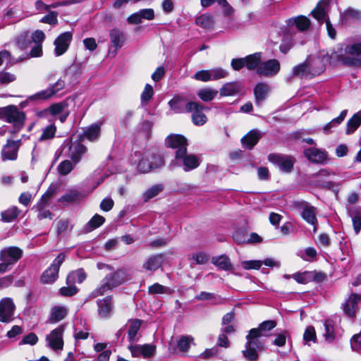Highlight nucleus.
I'll use <instances>...</instances> for the list:
<instances>
[{
  "label": "nucleus",
  "mask_w": 361,
  "mask_h": 361,
  "mask_svg": "<svg viewBox=\"0 0 361 361\" xmlns=\"http://www.w3.org/2000/svg\"><path fill=\"white\" fill-rule=\"evenodd\" d=\"M195 23L197 25L207 28L212 25V18L209 15L204 14L197 18Z\"/></svg>",
  "instance_id": "0e129e2a"
},
{
  "label": "nucleus",
  "mask_w": 361,
  "mask_h": 361,
  "mask_svg": "<svg viewBox=\"0 0 361 361\" xmlns=\"http://www.w3.org/2000/svg\"><path fill=\"white\" fill-rule=\"evenodd\" d=\"M269 92V87L265 82H259L257 84L254 89V94L255 97V102L257 105H260L262 102L266 99Z\"/></svg>",
  "instance_id": "2f4dec72"
},
{
  "label": "nucleus",
  "mask_w": 361,
  "mask_h": 361,
  "mask_svg": "<svg viewBox=\"0 0 361 361\" xmlns=\"http://www.w3.org/2000/svg\"><path fill=\"white\" fill-rule=\"evenodd\" d=\"M347 110H343L338 117L334 118L329 123L324 126V127L323 128V130L327 133L331 128H334L337 125L340 124L341 123H342L344 121L347 115Z\"/></svg>",
  "instance_id": "5fc2aeb1"
},
{
  "label": "nucleus",
  "mask_w": 361,
  "mask_h": 361,
  "mask_svg": "<svg viewBox=\"0 0 361 361\" xmlns=\"http://www.w3.org/2000/svg\"><path fill=\"white\" fill-rule=\"evenodd\" d=\"M56 132V127L54 124H50L42 129V133L39 137V142L51 140L54 137Z\"/></svg>",
  "instance_id": "09e8293b"
},
{
  "label": "nucleus",
  "mask_w": 361,
  "mask_h": 361,
  "mask_svg": "<svg viewBox=\"0 0 361 361\" xmlns=\"http://www.w3.org/2000/svg\"><path fill=\"white\" fill-rule=\"evenodd\" d=\"M330 0H321L316 8L312 11V16L319 22L325 20L326 27L329 36L331 39H334L336 35V31L330 23L329 18H326L329 10Z\"/></svg>",
  "instance_id": "7ed1b4c3"
},
{
  "label": "nucleus",
  "mask_w": 361,
  "mask_h": 361,
  "mask_svg": "<svg viewBox=\"0 0 361 361\" xmlns=\"http://www.w3.org/2000/svg\"><path fill=\"white\" fill-rule=\"evenodd\" d=\"M82 73V66L80 63H73L68 67L63 75V78L68 80L69 83L74 84L77 79Z\"/></svg>",
  "instance_id": "aec40b11"
},
{
  "label": "nucleus",
  "mask_w": 361,
  "mask_h": 361,
  "mask_svg": "<svg viewBox=\"0 0 361 361\" xmlns=\"http://www.w3.org/2000/svg\"><path fill=\"white\" fill-rule=\"evenodd\" d=\"M100 136V125L93 124L88 127L84 132V137L91 142L96 141Z\"/></svg>",
  "instance_id": "ea45409f"
},
{
  "label": "nucleus",
  "mask_w": 361,
  "mask_h": 361,
  "mask_svg": "<svg viewBox=\"0 0 361 361\" xmlns=\"http://www.w3.org/2000/svg\"><path fill=\"white\" fill-rule=\"evenodd\" d=\"M84 196L78 191L73 190L63 195L59 201L62 202L73 203L83 198Z\"/></svg>",
  "instance_id": "8fccbe9b"
},
{
  "label": "nucleus",
  "mask_w": 361,
  "mask_h": 361,
  "mask_svg": "<svg viewBox=\"0 0 361 361\" xmlns=\"http://www.w3.org/2000/svg\"><path fill=\"white\" fill-rule=\"evenodd\" d=\"M5 121L13 123L15 128L20 129L24 125L25 114L16 106L8 105L6 106Z\"/></svg>",
  "instance_id": "f8f14e48"
},
{
  "label": "nucleus",
  "mask_w": 361,
  "mask_h": 361,
  "mask_svg": "<svg viewBox=\"0 0 361 361\" xmlns=\"http://www.w3.org/2000/svg\"><path fill=\"white\" fill-rule=\"evenodd\" d=\"M289 26L295 25L300 31H305L310 26V20L304 16H299L295 18H291L288 20Z\"/></svg>",
  "instance_id": "473e14b6"
},
{
  "label": "nucleus",
  "mask_w": 361,
  "mask_h": 361,
  "mask_svg": "<svg viewBox=\"0 0 361 361\" xmlns=\"http://www.w3.org/2000/svg\"><path fill=\"white\" fill-rule=\"evenodd\" d=\"M8 60L6 65L11 66L18 62V59H13L11 54L7 50H2L0 51V66L2 65L4 60Z\"/></svg>",
  "instance_id": "69168bd1"
},
{
  "label": "nucleus",
  "mask_w": 361,
  "mask_h": 361,
  "mask_svg": "<svg viewBox=\"0 0 361 361\" xmlns=\"http://www.w3.org/2000/svg\"><path fill=\"white\" fill-rule=\"evenodd\" d=\"M148 293L152 295L154 294H171L172 290L170 288L162 286L156 283L148 288Z\"/></svg>",
  "instance_id": "864d4df0"
},
{
  "label": "nucleus",
  "mask_w": 361,
  "mask_h": 361,
  "mask_svg": "<svg viewBox=\"0 0 361 361\" xmlns=\"http://www.w3.org/2000/svg\"><path fill=\"white\" fill-rule=\"evenodd\" d=\"M109 37L111 45L114 48H115L116 51L122 47L126 41L124 33L121 30L116 28L110 30Z\"/></svg>",
  "instance_id": "cd10ccee"
},
{
  "label": "nucleus",
  "mask_w": 361,
  "mask_h": 361,
  "mask_svg": "<svg viewBox=\"0 0 361 361\" xmlns=\"http://www.w3.org/2000/svg\"><path fill=\"white\" fill-rule=\"evenodd\" d=\"M174 164L182 167L184 171L188 172L199 166L200 159L196 155L187 154V149L176 150Z\"/></svg>",
  "instance_id": "20e7f679"
},
{
  "label": "nucleus",
  "mask_w": 361,
  "mask_h": 361,
  "mask_svg": "<svg viewBox=\"0 0 361 361\" xmlns=\"http://www.w3.org/2000/svg\"><path fill=\"white\" fill-rule=\"evenodd\" d=\"M188 103L186 99L181 97H176L169 102L170 108L176 114L187 112Z\"/></svg>",
  "instance_id": "7c9ffc66"
},
{
  "label": "nucleus",
  "mask_w": 361,
  "mask_h": 361,
  "mask_svg": "<svg viewBox=\"0 0 361 361\" xmlns=\"http://www.w3.org/2000/svg\"><path fill=\"white\" fill-rule=\"evenodd\" d=\"M68 308L66 305H56L50 309V314L47 322L49 324H56L66 318L68 313Z\"/></svg>",
  "instance_id": "f3484780"
},
{
  "label": "nucleus",
  "mask_w": 361,
  "mask_h": 361,
  "mask_svg": "<svg viewBox=\"0 0 361 361\" xmlns=\"http://www.w3.org/2000/svg\"><path fill=\"white\" fill-rule=\"evenodd\" d=\"M65 260V255L60 253L54 260L50 267L46 269L41 276V281L44 283L54 282L58 278L59 268Z\"/></svg>",
  "instance_id": "423d86ee"
},
{
  "label": "nucleus",
  "mask_w": 361,
  "mask_h": 361,
  "mask_svg": "<svg viewBox=\"0 0 361 361\" xmlns=\"http://www.w3.org/2000/svg\"><path fill=\"white\" fill-rule=\"evenodd\" d=\"M162 262L163 256L161 255H153L143 263V268L147 271H154L161 267Z\"/></svg>",
  "instance_id": "72a5a7b5"
},
{
  "label": "nucleus",
  "mask_w": 361,
  "mask_h": 361,
  "mask_svg": "<svg viewBox=\"0 0 361 361\" xmlns=\"http://www.w3.org/2000/svg\"><path fill=\"white\" fill-rule=\"evenodd\" d=\"M18 48L23 50L26 49L31 44V37L28 31L21 32L16 39Z\"/></svg>",
  "instance_id": "79ce46f5"
},
{
  "label": "nucleus",
  "mask_w": 361,
  "mask_h": 361,
  "mask_svg": "<svg viewBox=\"0 0 361 361\" xmlns=\"http://www.w3.org/2000/svg\"><path fill=\"white\" fill-rule=\"evenodd\" d=\"M246 340L245 349L242 352L243 356L248 361H256L258 357L257 350L263 348L262 343L259 339L250 336L249 334L246 336Z\"/></svg>",
  "instance_id": "1a4fd4ad"
},
{
  "label": "nucleus",
  "mask_w": 361,
  "mask_h": 361,
  "mask_svg": "<svg viewBox=\"0 0 361 361\" xmlns=\"http://www.w3.org/2000/svg\"><path fill=\"white\" fill-rule=\"evenodd\" d=\"M64 326H59L46 336L47 345L54 350H61L63 348V334Z\"/></svg>",
  "instance_id": "9b49d317"
},
{
  "label": "nucleus",
  "mask_w": 361,
  "mask_h": 361,
  "mask_svg": "<svg viewBox=\"0 0 361 361\" xmlns=\"http://www.w3.org/2000/svg\"><path fill=\"white\" fill-rule=\"evenodd\" d=\"M22 250L16 247H10L1 251L0 259L11 265L15 264L22 256Z\"/></svg>",
  "instance_id": "6ab92c4d"
},
{
  "label": "nucleus",
  "mask_w": 361,
  "mask_h": 361,
  "mask_svg": "<svg viewBox=\"0 0 361 361\" xmlns=\"http://www.w3.org/2000/svg\"><path fill=\"white\" fill-rule=\"evenodd\" d=\"M42 55V47L40 44H35V46L32 48L30 54H26L25 56L18 59V62L23 60L28 59L31 57H39Z\"/></svg>",
  "instance_id": "4d7b16f0"
},
{
  "label": "nucleus",
  "mask_w": 361,
  "mask_h": 361,
  "mask_svg": "<svg viewBox=\"0 0 361 361\" xmlns=\"http://www.w3.org/2000/svg\"><path fill=\"white\" fill-rule=\"evenodd\" d=\"M348 212L352 219L355 233L358 234L361 230V207L357 206L348 207Z\"/></svg>",
  "instance_id": "bb28decb"
},
{
  "label": "nucleus",
  "mask_w": 361,
  "mask_h": 361,
  "mask_svg": "<svg viewBox=\"0 0 361 361\" xmlns=\"http://www.w3.org/2000/svg\"><path fill=\"white\" fill-rule=\"evenodd\" d=\"M276 326V322L274 320H267L262 322L257 328L252 329L249 331L250 336L259 339L265 336V333L271 331Z\"/></svg>",
  "instance_id": "5701e85b"
},
{
  "label": "nucleus",
  "mask_w": 361,
  "mask_h": 361,
  "mask_svg": "<svg viewBox=\"0 0 361 361\" xmlns=\"http://www.w3.org/2000/svg\"><path fill=\"white\" fill-rule=\"evenodd\" d=\"M21 145V141L8 140L6 145L1 150V159L4 161L7 160H16L18 157V151Z\"/></svg>",
  "instance_id": "2eb2a0df"
},
{
  "label": "nucleus",
  "mask_w": 361,
  "mask_h": 361,
  "mask_svg": "<svg viewBox=\"0 0 361 361\" xmlns=\"http://www.w3.org/2000/svg\"><path fill=\"white\" fill-rule=\"evenodd\" d=\"M142 324V320L140 319H132L128 322V338L130 343H134L138 341L140 335L139 330Z\"/></svg>",
  "instance_id": "a878e982"
},
{
  "label": "nucleus",
  "mask_w": 361,
  "mask_h": 361,
  "mask_svg": "<svg viewBox=\"0 0 361 361\" xmlns=\"http://www.w3.org/2000/svg\"><path fill=\"white\" fill-rule=\"evenodd\" d=\"M341 18L345 23L361 20V11L353 8H348L341 13Z\"/></svg>",
  "instance_id": "e433bc0d"
},
{
  "label": "nucleus",
  "mask_w": 361,
  "mask_h": 361,
  "mask_svg": "<svg viewBox=\"0 0 361 361\" xmlns=\"http://www.w3.org/2000/svg\"><path fill=\"white\" fill-rule=\"evenodd\" d=\"M165 144L167 147L176 150L186 149L188 146L186 138L180 135H169L166 139Z\"/></svg>",
  "instance_id": "4be33fe9"
},
{
  "label": "nucleus",
  "mask_w": 361,
  "mask_h": 361,
  "mask_svg": "<svg viewBox=\"0 0 361 361\" xmlns=\"http://www.w3.org/2000/svg\"><path fill=\"white\" fill-rule=\"evenodd\" d=\"M72 39V35L69 32H66L60 35L54 41V53L56 56L63 54L68 49Z\"/></svg>",
  "instance_id": "dca6fc26"
},
{
  "label": "nucleus",
  "mask_w": 361,
  "mask_h": 361,
  "mask_svg": "<svg viewBox=\"0 0 361 361\" xmlns=\"http://www.w3.org/2000/svg\"><path fill=\"white\" fill-rule=\"evenodd\" d=\"M340 60L345 65L361 67V43L347 45Z\"/></svg>",
  "instance_id": "39448f33"
},
{
  "label": "nucleus",
  "mask_w": 361,
  "mask_h": 361,
  "mask_svg": "<svg viewBox=\"0 0 361 361\" xmlns=\"http://www.w3.org/2000/svg\"><path fill=\"white\" fill-rule=\"evenodd\" d=\"M305 157L312 163L324 164L327 159V153L316 147H310L304 150Z\"/></svg>",
  "instance_id": "a211bd4d"
},
{
  "label": "nucleus",
  "mask_w": 361,
  "mask_h": 361,
  "mask_svg": "<svg viewBox=\"0 0 361 361\" xmlns=\"http://www.w3.org/2000/svg\"><path fill=\"white\" fill-rule=\"evenodd\" d=\"M212 262L215 266L222 270L228 271L232 269V264L230 259L226 255L213 257Z\"/></svg>",
  "instance_id": "58836bf2"
},
{
  "label": "nucleus",
  "mask_w": 361,
  "mask_h": 361,
  "mask_svg": "<svg viewBox=\"0 0 361 361\" xmlns=\"http://www.w3.org/2000/svg\"><path fill=\"white\" fill-rule=\"evenodd\" d=\"M165 164L163 157L152 151H147L138 163V170L142 173H148L153 169L161 168Z\"/></svg>",
  "instance_id": "f03ea898"
},
{
  "label": "nucleus",
  "mask_w": 361,
  "mask_h": 361,
  "mask_svg": "<svg viewBox=\"0 0 361 361\" xmlns=\"http://www.w3.org/2000/svg\"><path fill=\"white\" fill-rule=\"evenodd\" d=\"M193 338L191 336H182L178 342V347L180 351L186 352L189 350Z\"/></svg>",
  "instance_id": "e2e57ef3"
},
{
  "label": "nucleus",
  "mask_w": 361,
  "mask_h": 361,
  "mask_svg": "<svg viewBox=\"0 0 361 361\" xmlns=\"http://www.w3.org/2000/svg\"><path fill=\"white\" fill-rule=\"evenodd\" d=\"M361 301V295L352 293L343 305L344 312L350 317H354L357 309V304Z\"/></svg>",
  "instance_id": "412c9836"
},
{
  "label": "nucleus",
  "mask_w": 361,
  "mask_h": 361,
  "mask_svg": "<svg viewBox=\"0 0 361 361\" xmlns=\"http://www.w3.org/2000/svg\"><path fill=\"white\" fill-rule=\"evenodd\" d=\"M268 160L284 173L291 172L295 163L293 157L278 154H269Z\"/></svg>",
  "instance_id": "0eeeda50"
},
{
  "label": "nucleus",
  "mask_w": 361,
  "mask_h": 361,
  "mask_svg": "<svg viewBox=\"0 0 361 361\" xmlns=\"http://www.w3.org/2000/svg\"><path fill=\"white\" fill-rule=\"evenodd\" d=\"M164 190V186L161 184H157L152 185L147 189L142 195L144 202H147L149 200L157 196Z\"/></svg>",
  "instance_id": "37998d69"
},
{
  "label": "nucleus",
  "mask_w": 361,
  "mask_h": 361,
  "mask_svg": "<svg viewBox=\"0 0 361 361\" xmlns=\"http://www.w3.org/2000/svg\"><path fill=\"white\" fill-rule=\"evenodd\" d=\"M86 279V274L83 269H80L76 271H72L67 276V283L73 284L75 283H82Z\"/></svg>",
  "instance_id": "a18cd8bd"
},
{
  "label": "nucleus",
  "mask_w": 361,
  "mask_h": 361,
  "mask_svg": "<svg viewBox=\"0 0 361 361\" xmlns=\"http://www.w3.org/2000/svg\"><path fill=\"white\" fill-rule=\"evenodd\" d=\"M243 86L240 82H231L224 84L220 90L221 96H233L240 92Z\"/></svg>",
  "instance_id": "c85d7f7f"
},
{
  "label": "nucleus",
  "mask_w": 361,
  "mask_h": 361,
  "mask_svg": "<svg viewBox=\"0 0 361 361\" xmlns=\"http://www.w3.org/2000/svg\"><path fill=\"white\" fill-rule=\"evenodd\" d=\"M361 125V111L355 113L347 122L345 133L353 134Z\"/></svg>",
  "instance_id": "c9c22d12"
},
{
  "label": "nucleus",
  "mask_w": 361,
  "mask_h": 361,
  "mask_svg": "<svg viewBox=\"0 0 361 361\" xmlns=\"http://www.w3.org/2000/svg\"><path fill=\"white\" fill-rule=\"evenodd\" d=\"M74 165L71 160L66 159L58 165L57 171L60 175L66 176L73 170Z\"/></svg>",
  "instance_id": "603ef678"
},
{
  "label": "nucleus",
  "mask_w": 361,
  "mask_h": 361,
  "mask_svg": "<svg viewBox=\"0 0 361 361\" xmlns=\"http://www.w3.org/2000/svg\"><path fill=\"white\" fill-rule=\"evenodd\" d=\"M303 339L305 340L306 344H307L308 345H310V344L309 343L310 341L316 343V331L312 326L307 327L303 334Z\"/></svg>",
  "instance_id": "13d9d810"
},
{
  "label": "nucleus",
  "mask_w": 361,
  "mask_h": 361,
  "mask_svg": "<svg viewBox=\"0 0 361 361\" xmlns=\"http://www.w3.org/2000/svg\"><path fill=\"white\" fill-rule=\"evenodd\" d=\"M113 288V286H111V283L109 282L105 277L102 281L101 284L91 293V296L92 298H97L99 295H104L105 293L112 290Z\"/></svg>",
  "instance_id": "c03bdc74"
},
{
  "label": "nucleus",
  "mask_w": 361,
  "mask_h": 361,
  "mask_svg": "<svg viewBox=\"0 0 361 361\" xmlns=\"http://www.w3.org/2000/svg\"><path fill=\"white\" fill-rule=\"evenodd\" d=\"M16 306L10 298H3L0 301V322L9 323L13 320Z\"/></svg>",
  "instance_id": "ddd939ff"
},
{
  "label": "nucleus",
  "mask_w": 361,
  "mask_h": 361,
  "mask_svg": "<svg viewBox=\"0 0 361 361\" xmlns=\"http://www.w3.org/2000/svg\"><path fill=\"white\" fill-rule=\"evenodd\" d=\"M106 280L111 283V286H112L114 288L121 285L130 279L127 271L124 269H118L113 274L106 276Z\"/></svg>",
  "instance_id": "b1692460"
},
{
  "label": "nucleus",
  "mask_w": 361,
  "mask_h": 361,
  "mask_svg": "<svg viewBox=\"0 0 361 361\" xmlns=\"http://www.w3.org/2000/svg\"><path fill=\"white\" fill-rule=\"evenodd\" d=\"M351 348L353 351L359 352L361 348V333L354 335L350 340Z\"/></svg>",
  "instance_id": "774afa93"
},
{
  "label": "nucleus",
  "mask_w": 361,
  "mask_h": 361,
  "mask_svg": "<svg viewBox=\"0 0 361 361\" xmlns=\"http://www.w3.org/2000/svg\"><path fill=\"white\" fill-rule=\"evenodd\" d=\"M104 217L99 214H95L86 224V231H92L102 226L104 223Z\"/></svg>",
  "instance_id": "3c124183"
},
{
  "label": "nucleus",
  "mask_w": 361,
  "mask_h": 361,
  "mask_svg": "<svg viewBox=\"0 0 361 361\" xmlns=\"http://www.w3.org/2000/svg\"><path fill=\"white\" fill-rule=\"evenodd\" d=\"M281 69L280 62L277 59H269L261 63L257 69L258 75L271 78L276 75Z\"/></svg>",
  "instance_id": "9d476101"
},
{
  "label": "nucleus",
  "mask_w": 361,
  "mask_h": 361,
  "mask_svg": "<svg viewBox=\"0 0 361 361\" xmlns=\"http://www.w3.org/2000/svg\"><path fill=\"white\" fill-rule=\"evenodd\" d=\"M262 265L261 260H247L241 262L242 267L245 270L255 269L258 270Z\"/></svg>",
  "instance_id": "680f3d73"
},
{
  "label": "nucleus",
  "mask_w": 361,
  "mask_h": 361,
  "mask_svg": "<svg viewBox=\"0 0 361 361\" xmlns=\"http://www.w3.org/2000/svg\"><path fill=\"white\" fill-rule=\"evenodd\" d=\"M244 59L245 67L248 70L257 69L259 65L261 63V54L255 53L245 57Z\"/></svg>",
  "instance_id": "a19ab883"
},
{
  "label": "nucleus",
  "mask_w": 361,
  "mask_h": 361,
  "mask_svg": "<svg viewBox=\"0 0 361 361\" xmlns=\"http://www.w3.org/2000/svg\"><path fill=\"white\" fill-rule=\"evenodd\" d=\"M97 305L99 314L102 317L106 318L110 316L113 309V303L111 297H106L102 300H98Z\"/></svg>",
  "instance_id": "c756f323"
},
{
  "label": "nucleus",
  "mask_w": 361,
  "mask_h": 361,
  "mask_svg": "<svg viewBox=\"0 0 361 361\" xmlns=\"http://www.w3.org/2000/svg\"><path fill=\"white\" fill-rule=\"evenodd\" d=\"M87 147L78 141L73 142L71 140H66L63 145L61 154L68 157L73 164H78L85 154L87 153Z\"/></svg>",
  "instance_id": "f257e3e1"
},
{
  "label": "nucleus",
  "mask_w": 361,
  "mask_h": 361,
  "mask_svg": "<svg viewBox=\"0 0 361 361\" xmlns=\"http://www.w3.org/2000/svg\"><path fill=\"white\" fill-rule=\"evenodd\" d=\"M204 106L200 105L197 102H190L187 106V112L192 113V120L195 125L202 126L207 121V118L203 113Z\"/></svg>",
  "instance_id": "4468645a"
},
{
  "label": "nucleus",
  "mask_w": 361,
  "mask_h": 361,
  "mask_svg": "<svg viewBox=\"0 0 361 361\" xmlns=\"http://www.w3.org/2000/svg\"><path fill=\"white\" fill-rule=\"evenodd\" d=\"M217 90L209 87L202 88L197 92L198 97L204 102H210L217 95Z\"/></svg>",
  "instance_id": "49530a36"
},
{
  "label": "nucleus",
  "mask_w": 361,
  "mask_h": 361,
  "mask_svg": "<svg viewBox=\"0 0 361 361\" xmlns=\"http://www.w3.org/2000/svg\"><path fill=\"white\" fill-rule=\"evenodd\" d=\"M324 331L323 332V336L325 342L331 343L336 338L334 322L331 319H326L324 323Z\"/></svg>",
  "instance_id": "f704fd0d"
},
{
  "label": "nucleus",
  "mask_w": 361,
  "mask_h": 361,
  "mask_svg": "<svg viewBox=\"0 0 361 361\" xmlns=\"http://www.w3.org/2000/svg\"><path fill=\"white\" fill-rule=\"evenodd\" d=\"M54 92L51 90V87H49L46 90H42L32 96L30 97V99L32 100H45L48 99L53 96H54Z\"/></svg>",
  "instance_id": "6e6d98bb"
},
{
  "label": "nucleus",
  "mask_w": 361,
  "mask_h": 361,
  "mask_svg": "<svg viewBox=\"0 0 361 361\" xmlns=\"http://www.w3.org/2000/svg\"><path fill=\"white\" fill-rule=\"evenodd\" d=\"M262 133L258 130H252L241 139L243 147L251 149L258 142L262 137Z\"/></svg>",
  "instance_id": "393cba45"
},
{
  "label": "nucleus",
  "mask_w": 361,
  "mask_h": 361,
  "mask_svg": "<svg viewBox=\"0 0 361 361\" xmlns=\"http://www.w3.org/2000/svg\"><path fill=\"white\" fill-rule=\"evenodd\" d=\"M67 106H68V104L66 102L56 103V104H52L50 106L49 111L52 115H56V114L63 113L65 109L67 108Z\"/></svg>",
  "instance_id": "338daca9"
},
{
  "label": "nucleus",
  "mask_w": 361,
  "mask_h": 361,
  "mask_svg": "<svg viewBox=\"0 0 361 361\" xmlns=\"http://www.w3.org/2000/svg\"><path fill=\"white\" fill-rule=\"evenodd\" d=\"M20 210L17 207H12L1 212V219L5 222H11L18 217Z\"/></svg>",
  "instance_id": "de8ad7c7"
},
{
  "label": "nucleus",
  "mask_w": 361,
  "mask_h": 361,
  "mask_svg": "<svg viewBox=\"0 0 361 361\" xmlns=\"http://www.w3.org/2000/svg\"><path fill=\"white\" fill-rule=\"evenodd\" d=\"M154 94V90L152 85L147 84L145 87L143 92L141 94V103L145 105L151 99Z\"/></svg>",
  "instance_id": "052dcab7"
},
{
  "label": "nucleus",
  "mask_w": 361,
  "mask_h": 361,
  "mask_svg": "<svg viewBox=\"0 0 361 361\" xmlns=\"http://www.w3.org/2000/svg\"><path fill=\"white\" fill-rule=\"evenodd\" d=\"M209 72L210 80H219L228 75V72L221 68L211 69L209 70Z\"/></svg>",
  "instance_id": "bf43d9fd"
},
{
  "label": "nucleus",
  "mask_w": 361,
  "mask_h": 361,
  "mask_svg": "<svg viewBox=\"0 0 361 361\" xmlns=\"http://www.w3.org/2000/svg\"><path fill=\"white\" fill-rule=\"evenodd\" d=\"M296 208L300 210L301 216L307 223L314 226L313 231H317L316 225L317 220L316 218V208L305 201H298L294 203Z\"/></svg>",
  "instance_id": "6e6552de"
},
{
  "label": "nucleus",
  "mask_w": 361,
  "mask_h": 361,
  "mask_svg": "<svg viewBox=\"0 0 361 361\" xmlns=\"http://www.w3.org/2000/svg\"><path fill=\"white\" fill-rule=\"evenodd\" d=\"M293 74L300 77H309L314 75V73H312L307 62H304L294 66L293 68Z\"/></svg>",
  "instance_id": "4c0bfd02"
}]
</instances>
